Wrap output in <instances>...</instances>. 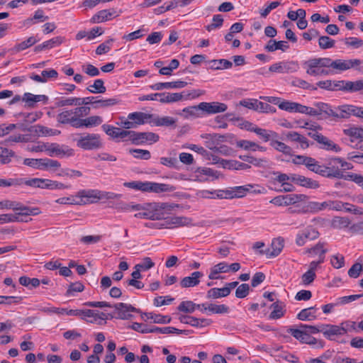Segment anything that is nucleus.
<instances>
[{
	"mask_svg": "<svg viewBox=\"0 0 363 363\" xmlns=\"http://www.w3.org/2000/svg\"><path fill=\"white\" fill-rule=\"evenodd\" d=\"M55 202L59 204L64 205H80L81 201H79L75 196H70L67 197H61L55 200Z\"/></svg>",
	"mask_w": 363,
	"mask_h": 363,
	"instance_id": "obj_61",
	"label": "nucleus"
},
{
	"mask_svg": "<svg viewBox=\"0 0 363 363\" xmlns=\"http://www.w3.org/2000/svg\"><path fill=\"white\" fill-rule=\"evenodd\" d=\"M135 138L133 140H141V141H150L156 143L159 140V135L154 133H134Z\"/></svg>",
	"mask_w": 363,
	"mask_h": 363,
	"instance_id": "obj_46",
	"label": "nucleus"
},
{
	"mask_svg": "<svg viewBox=\"0 0 363 363\" xmlns=\"http://www.w3.org/2000/svg\"><path fill=\"white\" fill-rule=\"evenodd\" d=\"M114 41L113 38H111L106 42L100 44L96 49V54L101 55L106 54L111 50V45Z\"/></svg>",
	"mask_w": 363,
	"mask_h": 363,
	"instance_id": "obj_63",
	"label": "nucleus"
},
{
	"mask_svg": "<svg viewBox=\"0 0 363 363\" xmlns=\"http://www.w3.org/2000/svg\"><path fill=\"white\" fill-rule=\"evenodd\" d=\"M289 48V45L286 41H276L274 40H269L264 47V49L268 52H274L277 50H281V51L284 52Z\"/></svg>",
	"mask_w": 363,
	"mask_h": 363,
	"instance_id": "obj_34",
	"label": "nucleus"
},
{
	"mask_svg": "<svg viewBox=\"0 0 363 363\" xmlns=\"http://www.w3.org/2000/svg\"><path fill=\"white\" fill-rule=\"evenodd\" d=\"M116 11L114 9H104L94 14L91 18L93 23H101L111 20L113 16H116Z\"/></svg>",
	"mask_w": 363,
	"mask_h": 363,
	"instance_id": "obj_30",
	"label": "nucleus"
},
{
	"mask_svg": "<svg viewBox=\"0 0 363 363\" xmlns=\"http://www.w3.org/2000/svg\"><path fill=\"white\" fill-rule=\"evenodd\" d=\"M308 135L316 140L318 143L321 144L323 145L322 147L326 150H332L335 152H338L341 150L337 144L334 143L331 140L320 133L317 132L309 133Z\"/></svg>",
	"mask_w": 363,
	"mask_h": 363,
	"instance_id": "obj_19",
	"label": "nucleus"
},
{
	"mask_svg": "<svg viewBox=\"0 0 363 363\" xmlns=\"http://www.w3.org/2000/svg\"><path fill=\"white\" fill-rule=\"evenodd\" d=\"M187 85V82L184 81H175L171 82H158L151 85L150 87L152 90H162L164 89H182Z\"/></svg>",
	"mask_w": 363,
	"mask_h": 363,
	"instance_id": "obj_28",
	"label": "nucleus"
},
{
	"mask_svg": "<svg viewBox=\"0 0 363 363\" xmlns=\"http://www.w3.org/2000/svg\"><path fill=\"white\" fill-rule=\"evenodd\" d=\"M31 115H26V118L25 120V123H20L19 124V129H21L23 131L28 130L29 132H39L41 133L43 135H55L57 133H60V131L58 130H53L52 129H48L47 128L43 127V126H36V125H30V123L35 121L38 117V115H35V116L30 117Z\"/></svg>",
	"mask_w": 363,
	"mask_h": 363,
	"instance_id": "obj_8",
	"label": "nucleus"
},
{
	"mask_svg": "<svg viewBox=\"0 0 363 363\" xmlns=\"http://www.w3.org/2000/svg\"><path fill=\"white\" fill-rule=\"evenodd\" d=\"M228 272V265L225 262H220L211 269L208 278L210 279H218L216 276L218 273Z\"/></svg>",
	"mask_w": 363,
	"mask_h": 363,
	"instance_id": "obj_44",
	"label": "nucleus"
},
{
	"mask_svg": "<svg viewBox=\"0 0 363 363\" xmlns=\"http://www.w3.org/2000/svg\"><path fill=\"white\" fill-rule=\"evenodd\" d=\"M71 187L70 185L65 184L63 183L53 181L48 179H43V188L47 189H69Z\"/></svg>",
	"mask_w": 363,
	"mask_h": 363,
	"instance_id": "obj_40",
	"label": "nucleus"
},
{
	"mask_svg": "<svg viewBox=\"0 0 363 363\" xmlns=\"http://www.w3.org/2000/svg\"><path fill=\"white\" fill-rule=\"evenodd\" d=\"M345 180L352 181L363 189V176L354 173L347 172Z\"/></svg>",
	"mask_w": 363,
	"mask_h": 363,
	"instance_id": "obj_64",
	"label": "nucleus"
},
{
	"mask_svg": "<svg viewBox=\"0 0 363 363\" xmlns=\"http://www.w3.org/2000/svg\"><path fill=\"white\" fill-rule=\"evenodd\" d=\"M18 180L21 182L19 183V186L24 184L27 186L35 187V188H43V179L33 178L30 179H26L24 178H18Z\"/></svg>",
	"mask_w": 363,
	"mask_h": 363,
	"instance_id": "obj_58",
	"label": "nucleus"
},
{
	"mask_svg": "<svg viewBox=\"0 0 363 363\" xmlns=\"http://www.w3.org/2000/svg\"><path fill=\"white\" fill-rule=\"evenodd\" d=\"M230 115H217L214 119V121L211 125L213 128H225L228 126L227 121L228 116Z\"/></svg>",
	"mask_w": 363,
	"mask_h": 363,
	"instance_id": "obj_59",
	"label": "nucleus"
},
{
	"mask_svg": "<svg viewBox=\"0 0 363 363\" xmlns=\"http://www.w3.org/2000/svg\"><path fill=\"white\" fill-rule=\"evenodd\" d=\"M359 63V60L358 59H352L347 60L338 59L333 60L332 69L335 72V74H337L340 72L345 71L357 67Z\"/></svg>",
	"mask_w": 363,
	"mask_h": 363,
	"instance_id": "obj_22",
	"label": "nucleus"
},
{
	"mask_svg": "<svg viewBox=\"0 0 363 363\" xmlns=\"http://www.w3.org/2000/svg\"><path fill=\"white\" fill-rule=\"evenodd\" d=\"M319 236V233L312 227H308L299 233L296 238V243L298 246H303L308 240H313Z\"/></svg>",
	"mask_w": 363,
	"mask_h": 363,
	"instance_id": "obj_21",
	"label": "nucleus"
},
{
	"mask_svg": "<svg viewBox=\"0 0 363 363\" xmlns=\"http://www.w3.org/2000/svg\"><path fill=\"white\" fill-rule=\"evenodd\" d=\"M318 45L321 49L326 50L334 47L335 40L327 35H323L319 38Z\"/></svg>",
	"mask_w": 363,
	"mask_h": 363,
	"instance_id": "obj_60",
	"label": "nucleus"
},
{
	"mask_svg": "<svg viewBox=\"0 0 363 363\" xmlns=\"http://www.w3.org/2000/svg\"><path fill=\"white\" fill-rule=\"evenodd\" d=\"M350 224L348 217L335 216L331 221V226L336 229L348 228Z\"/></svg>",
	"mask_w": 363,
	"mask_h": 363,
	"instance_id": "obj_42",
	"label": "nucleus"
},
{
	"mask_svg": "<svg viewBox=\"0 0 363 363\" xmlns=\"http://www.w3.org/2000/svg\"><path fill=\"white\" fill-rule=\"evenodd\" d=\"M130 328L137 332H140L143 334H146V333L164 334L166 330L167 331V329H165V327L159 328L157 326H147V325H143L142 323H133Z\"/></svg>",
	"mask_w": 363,
	"mask_h": 363,
	"instance_id": "obj_25",
	"label": "nucleus"
},
{
	"mask_svg": "<svg viewBox=\"0 0 363 363\" xmlns=\"http://www.w3.org/2000/svg\"><path fill=\"white\" fill-rule=\"evenodd\" d=\"M345 91L349 92H363V79L357 80L354 82L347 81L345 83Z\"/></svg>",
	"mask_w": 363,
	"mask_h": 363,
	"instance_id": "obj_48",
	"label": "nucleus"
},
{
	"mask_svg": "<svg viewBox=\"0 0 363 363\" xmlns=\"http://www.w3.org/2000/svg\"><path fill=\"white\" fill-rule=\"evenodd\" d=\"M60 167L61 164L57 160L43 158L41 170L55 172Z\"/></svg>",
	"mask_w": 363,
	"mask_h": 363,
	"instance_id": "obj_43",
	"label": "nucleus"
},
{
	"mask_svg": "<svg viewBox=\"0 0 363 363\" xmlns=\"http://www.w3.org/2000/svg\"><path fill=\"white\" fill-rule=\"evenodd\" d=\"M86 89L94 94H104L106 91V88L104 86V82L102 79H96L93 84L89 86Z\"/></svg>",
	"mask_w": 363,
	"mask_h": 363,
	"instance_id": "obj_45",
	"label": "nucleus"
},
{
	"mask_svg": "<svg viewBox=\"0 0 363 363\" xmlns=\"http://www.w3.org/2000/svg\"><path fill=\"white\" fill-rule=\"evenodd\" d=\"M206 138V147L210 150H215L220 143L225 140V136L219 134H206L202 136Z\"/></svg>",
	"mask_w": 363,
	"mask_h": 363,
	"instance_id": "obj_29",
	"label": "nucleus"
},
{
	"mask_svg": "<svg viewBox=\"0 0 363 363\" xmlns=\"http://www.w3.org/2000/svg\"><path fill=\"white\" fill-rule=\"evenodd\" d=\"M22 101L25 103V107L34 108L37 106L36 104L38 102L47 104L48 101V96L44 94L35 95L31 93L26 92L22 96Z\"/></svg>",
	"mask_w": 363,
	"mask_h": 363,
	"instance_id": "obj_16",
	"label": "nucleus"
},
{
	"mask_svg": "<svg viewBox=\"0 0 363 363\" xmlns=\"http://www.w3.org/2000/svg\"><path fill=\"white\" fill-rule=\"evenodd\" d=\"M298 330H303L306 333H308L311 335V334H316L318 333H323V324L319 325H309L306 324H300L298 325Z\"/></svg>",
	"mask_w": 363,
	"mask_h": 363,
	"instance_id": "obj_54",
	"label": "nucleus"
},
{
	"mask_svg": "<svg viewBox=\"0 0 363 363\" xmlns=\"http://www.w3.org/2000/svg\"><path fill=\"white\" fill-rule=\"evenodd\" d=\"M299 69V65L297 62L294 61H282L272 65L269 70L272 72L277 73H293Z\"/></svg>",
	"mask_w": 363,
	"mask_h": 363,
	"instance_id": "obj_12",
	"label": "nucleus"
},
{
	"mask_svg": "<svg viewBox=\"0 0 363 363\" xmlns=\"http://www.w3.org/2000/svg\"><path fill=\"white\" fill-rule=\"evenodd\" d=\"M234 196L235 198H242L245 196L247 193H252L254 194H264L266 189L260 186L258 184H248L244 186H234Z\"/></svg>",
	"mask_w": 363,
	"mask_h": 363,
	"instance_id": "obj_13",
	"label": "nucleus"
},
{
	"mask_svg": "<svg viewBox=\"0 0 363 363\" xmlns=\"http://www.w3.org/2000/svg\"><path fill=\"white\" fill-rule=\"evenodd\" d=\"M304 65L306 66V73L311 76H318V75H330L334 74L335 71L330 69H325L323 67H320L319 66L313 67L314 64L312 61L308 60L304 62Z\"/></svg>",
	"mask_w": 363,
	"mask_h": 363,
	"instance_id": "obj_24",
	"label": "nucleus"
},
{
	"mask_svg": "<svg viewBox=\"0 0 363 363\" xmlns=\"http://www.w3.org/2000/svg\"><path fill=\"white\" fill-rule=\"evenodd\" d=\"M203 274L199 271L194 272L189 277H184L180 281L182 288L194 287L199 284Z\"/></svg>",
	"mask_w": 363,
	"mask_h": 363,
	"instance_id": "obj_26",
	"label": "nucleus"
},
{
	"mask_svg": "<svg viewBox=\"0 0 363 363\" xmlns=\"http://www.w3.org/2000/svg\"><path fill=\"white\" fill-rule=\"evenodd\" d=\"M285 206L295 204L303 201L306 196L304 194H287L284 195Z\"/></svg>",
	"mask_w": 363,
	"mask_h": 363,
	"instance_id": "obj_55",
	"label": "nucleus"
},
{
	"mask_svg": "<svg viewBox=\"0 0 363 363\" xmlns=\"http://www.w3.org/2000/svg\"><path fill=\"white\" fill-rule=\"evenodd\" d=\"M200 307H202L201 304L194 303L191 301H184L180 303L177 309L181 312L191 313L196 309H199Z\"/></svg>",
	"mask_w": 363,
	"mask_h": 363,
	"instance_id": "obj_41",
	"label": "nucleus"
},
{
	"mask_svg": "<svg viewBox=\"0 0 363 363\" xmlns=\"http://www.w3.org/2000/svg\"><path fill=\"white\" fill-rule=\"evenodd\" d=\"M270 145L276 150L283 152L285 155H291L292 149L285 143L278 141L277 139H274V140L270 143Z\"/></svg>",
	"mask_w": 363,
	"mask_h": 363,
	"instance_id": "obj_49",
	"label": "nucleus"
},
{
	"mask_svg": "<svg viewBox=\"0 0 363 363\" xmlns=\"http://www.w3.org/2000/svg\"><path fill=\"white\" fill-rule=\"evenodd\" d=\"M119 103H120V100L117 98H111V99H99V100H96L94 102L95 108L112 106L118 104Z\"/></svg>",
	"mask_w": 363,
	"mask_h": 363,
	"instance_id": "obj_52",
	"label": "nucleus"
},
{
	"mask_svg": "<svg viewBox=\"0 0 363 363\" xmlns=\"http://www.w3.org/2000/svg\"><path fill=\"white\" fill-rule=\"evenodd\" d=\"M339 162H340V158L331 159L326 165L323 166V176L328 178L345 179L347 172L340 169Z\"/></svg>",
	"mask_w": 363,
	"mask_h": 363,
	"instance_id": "obj_7",
	"label": "nucleus"
},
{
	"mask_svg": "<svg viewBox=\"0 0 363 363\" xmlns=\"http://www.w3.org/2000/svg\"><path fill=\"white\" fill-rule=\"evenodd\" d=\"M291 182L307 188L317 189L319 187L318 182L296 174H292Z\"/></svg>",
	"mask_w": 363,
	"mask_h": 363,
	"instance_id": "obj_27",
	"label": "nucleus"
},
{
	"mask_svg": "<svg viewBox=\"0 0 363 363\" xmlns=\"http://www.w3.org/2000/svg\"><path fill=\"white\" fill-rule=\"evenodd\" d=\"M116 309L117 318L122 320H128L133 317L130 314L131 312L139 313L140 309H138L133 306L124 303H118L113 306Z\"/></svg>",
	"mask_w": 363,
	"mask_h": 363,
	"instance_id": "obj_17",
	"label": "nucleus"
},
{
	"mask_svg": "<svg viewBox=\"0 0 363 363\" xmlns=\"http://www.w3.org/2000/svg\"><path fill=\"white\" fill-rule=\"evenodd\" d=\"M179 320L182 323L188 324L193 327H199V320L197 318L189 315H180Z\"/></svg>",
	"mask_w": 363,
	"mask_h": 363,
	"instance_id": "obj_62",
	"label": "nucleus"
},
{
	"mask_svg": "<svg viewBox=\"0 0 363 363\" xmlns=\"http://www.w3.org/2000/svg\"><path fill=\"white\" fill-rule=\"evenodd\" d=\"M204 311H208L215 314H224L229 312V307L225 304L216 305L214 303H201Z\"/></svg>",
	"mask_w": 363,
	"mask_h": 363,
	"instance_id": "obj_32",
	"label": "nucleus"
},
{
	"mask_svg": "<svg viewBox=\"0 0 363 363\" xmlns=\"http://www.w3.org/2000/svg\"><path fill=\"white\" fill-rule=\"evenodd\" d=\"M318 308L315 306L304 308L297 315V318L300 320H313L316 319L315 312Z\"/></svg>",
	"mask_w": 363,
	"mask_h": 363,
	"instance_id": "obj_36",
	"label": "nucleus"
},
{
	"mask_svg": "<svg viewBox=\"0 0 363 363\" xmlns=\"http://www.w3.org/2000/svg\"><path fill=\"white\" fill-rule=\"evenodd\" d=\"M14 211H19L16 215L20 216H36L40 213V210L38 207H28L18 202V206H15Z\"/></svg>",
	"mask_w": 363,
	"mask_h": 363,
	"instance_id": "obj_33",
	"label": "nucleus"
},
{
	"mask_svg": "<svg viewBox=\"0 0 363 363\" xmlns=\"http://www.w3.org/2000/svg\"><path fill=\"white\" fill-rule=\"evenodd\" d=\"M230 120L234 122L235 125H237L242 129H246L247 130L255 132L264 142L269 141L271 143L272 141L274 140V139H277L279 138V135L277 133L273 130L254 127L253 124L248 121H243L239 118L236 120H234V118H230Z\"/></svg>",
	"mask_w": 363,
	"mask_h": 363,
	"instance_id": "obj_4",
	"label": "nucleus"
},
{
	"mask_svg": "<svg viewBox=\"0 0 363 363\" xmlns=\"http://www.w3.org/2000/svg\"><path fill=\"white\" fill-rule=\"evenodd\" d=\"M35 150L38 151H46L48 152V154L50 157L53 156H58V157H63V156H72L73 155V150L66 147V149H63L62 147H61L57 143H46L43 144L42 145L38 146L37 149H35Z\"/></svg>",
	"mask_w": 363,
	"mask_h": 363,
	"instance_id": "obj_9",
	"label": "nucleus"
},
{
	"mask_svg": "<svg viewBox=\"0 0 363 363\" xmlns=\"http://www.w3.org/2000/svg\"><path fill=\"white\" fill-rule=\"evenodd\" d=\"M85 115H57V121L62 125L73 128H92L100 125L103 120L99 116L84 118Z\"/></svg>",
	"mask_w": 363,
	"mask_h": 363,
	"instance_id": "obj_3",
	"label": "nucleus"
},
{
	"mask_svg": "<svg viewBox=\"0 0 363 363\" xmlns=\"http://www.w3.org/2000/svg\"><path fill=\"white\" fill-rule=\"evenodd\" d=\"M150 209L152 213L150 220H164L165 221L167 211L169 210V206L165 203H152Z\"/></svg>",
	"mask_w": 363,
	"mask_h": 363,
	"instance_id": "obj_18",
	"label": "nucleus"
},
{
	"mask_svg": "<svg viewBox=\"0 0 363 363\" xmlns=\"http://www.w3.org/2000/svg\"><path fill=\"white\" fill-rule=\"evenodd\" d=\"M323 335L331 341L337 340V338L344 335L343 330L340 325L323 324Z\"/></svg>",
	"mask_w": 363,
	"mask_h": 363,
	"instance_id": "obj_20",
	"label": "nucleus"
},
{
	"mask_svg": "<svg viewBox=\"0 0 363 363\" xmlns=\"http://www.w3.org/2000/svg\"><path fill=\"white\" fill-rule=\"evenodd\" d=\"M15 156V152L6 147H0V164H6L11 162V158Z\"/></svg>",
	"mask_w": 363,
	"mask_h": 363,
	"instance_id": "obj_47",
	"label": "nucleus"
},
{
	"mask_svg": "<svg viewBox=\"0 0 363 363\" xmlns=\"http://www.w3.org/2000/svg\"><path fill=\"white\" fill-rule=\"evenodd\" d=\"M284 304L279 301L273 303L270 306V308H272V311L269 315V318L271 319H279L284 316Z\"/></svg>",
	"mask_w": 363,
	"mask_h": 363,
	"instance_id": "obj_39",
	"label": "nucleus"
},
{
	"mask_svg": "<svg viewBox=\"0 0 363 363\" xmlns=\"http://www.w3.org/2000/svg\"><path fill=\"white\" fill-rule=\"evenodd\" d=\"M230 294L228 288H212L207 291V298H218L226 297Z\"/></svg>",
	"mask_w": 363,
	"mask_h": 363,
	"instance_id": "obj_38",
	"label": "nucleus"
},
{
	"mask_svg": "<svg viewBox=\"0 0 363 363\" xmlns=\"http://www.w3.org/2000/svg\"><path fill=\"white\" fill-rule=\"evenodd\" d=\"M286 139L291 142L298 143L302 149H306L309 147L307 138L296 132H289L286 134Z\"/></svg>",
	"mask_w": 363,
	"mask_h": 363,
	"instance_id": "obj_35",
	"label": "nucleus"
},
{
	"mask_svg": "<svg viewBox=\"0 0 363 363\" xmlns=\"http://www.w3.org/2000/svg\"><path fill=\"white\" fill-rule=\"evenodd\" d=\"M38 40L35 38L34 36H30L26 40L22 41L21 43H17L12 49L11 51L13 53H16L21 51H23L27 48H30L33 45H35Z\"/></svg>",
	"mask_w": 363,
	"mask_h": 363,
	"instance_id": "obj_37",
	"label": "nucleus"
},
{
	"mask_svg": "<svg viewBox=\"0 0 363 363\" xmlns=\"http://www.w3.org/2000/svg\"><path fill=\"white\" fill-rule=\"evenodd\" d=\"M239 104L242 106L246 107L255 111H262L265 113L276 112L275 107L268 104L259 101L257 99H255L242 100L240 101Z\"/></svg>",
	"mask_w": 363,
	"mask_h": 363,
	"instance_id": "obj_11",
	"label": "nucleus"
},
{
	"mask_svg": "<svg viewBox=\"0 0 363 363\" xmlns=\"http://www.w3.org/2000/svg\"><path fill=\"white\" fill-rule=\"evenodd\" d=\"M223 24V16L220 14L214 15L213 16L212 23L206 26V29L211 32L215 29L220 28Z\"/></svg>",
	"mask_w": 363,
	"mask_h": 363,
	"instance_id": "obj_57",
	"label": "nucleus"
},
{
	"mask_svg": "<svg viewBox=\"0 0 363 363\" xmlns=\"http://www.w3.org/2000/svg\"><path fill=\"white\" fill-rule=\"evenodd\" d=\"M210 63L211 64V68L214 69H230L233 66V63L225 59L213 60Z\"/></svg>",
	"mask_w": 363,
	"mask_h": 363,
	"instance_id": "obj_50",
	"label": "nucleus"
},
{
	"mask_svg": "<svg viewBox=\"0 0 363 363\" xmlns=\"http://www.w3.org/2000/svg\"><path fill=\"white\" fill-rule=\"evenodd\" d=\"M169 185L152 182H145V192L162 193L169 191Z\"/></svg>",
	"mask_w": 363,
	"mask_h": 363,
	"instance_id": "obj_31",
	"label": "nucleus"
},
{
	"mask_svg": "<svg viewBox=\"0 0 363 363\" xmlns=\"http://www.w3.org/2000/svg\"><path fill=\"white\" fill-rule=\"evenodd\" d=\"M269 102L277 105L284 111L299 113H363V107L354 105L344 104L333 108L323 102L314 104V107H308L296 102L281 100L278 97H266Z\"/></svg>",
	"mask_w": 363,
	"mask_h": 363,
	"instance_id": "obj_1",
	"label": "nucleus"
},
{
	"mask_svg": "<svg viewBox=\"0 0 363 363\" xmlns=\"http://www.w3.org/2000/svg\"><path fill=\"white\" fill-rule=\"evenodd\" d=\"M75 197L82 201L80 205L94 203L100 200L99 190L82 189L76 194Z\"/></svg>",
	"mask_w": 363,
	"mask_h": 363,
	"instance_id": "obj_14",
	"label": "nucleus"
},
{
	"mask_svg": "<svg viewBox=\"0 0 363 363\" xmlns=\"http://www.w3.org/2000/svg\"><path fill=\"white\" fill-rule=\"evenodd\" d=\"M228 106L224 103L220 102H201L197 106H189L183 109L184 113H196L202 111L206 113H218L227 110Z\"/></svg>",
	"mask_w": 363,
	"mask_h": 363,
	"instance_id": "obj_5",
	"label": "nucleus"
},
{
	"mask_svg": "<svg viewBox=\"0 0 363 363\" xmlns=\"http://www.w3.org/2000/svg\"><path fill=\"white\" fill-rule=\"evenodd\" d=\"M153 115H128L127 118L124 116L120 118V121L117 123L123 128H135L139 125L150 123L155 126H171L175 124L176 120L172 117H156Z\"/></svg>",
	"mask_w": 363,
	"mask_h": 363,
	"instance_id": "obj_2",
	"label": "nucleus"
},
{
	"mask_svg": "<svg viewBox=\"0 0 363 363\" xmlns=\"http://www.w3.org/2000/svg\"><path fill=\"white\" fill-rule=\"evenodd\" d=\"M283 247L284 239L279 237L272 240L271 244V248H269L267 249V250L265 251L260 250L259 253L261 255L266 254L268 257H277L281 253Z\"/></svg>",
	"mask_w": 363,
	"mask_h": 363,
	"instance_id": "obj_23",
	"label": "nucleus"
},
{
	"mask_svg": "<svg viewBox=\"0 0 363 363\" xmlns=\"http://www.w3.org/2000/svg\"><path fill=\"white\" fill-rule=\"evenodd\" d=\"M286 332L291 334L294 338L298 340L301 343L311 345L318 343L319 347L323 348L324 347V342L323 340L318 341L315 337H312L308 333H306V332H303V330L289 328L286 330Z\"/></svg>",
	"mask_w": 363,
	"mask_h": 363,
	"instance_id": "obj_10",
	"label": "nucleus"
},
{
	"mask_svg": "<svg viewBox=\"0 0 363 363\" xmlns=\"http://www.w3.org/2000/svg\"><path fill=\"white\" fill-rule=\"evenodd\" d=\"M310 60L313 62V67L319 66L325 69H332L333 60L329 57L313 58Z\"/></svg>",
	"mask_w": 363,
	"mask_h": 363,
	"instance_id": "obj_51",
	"label": "nucleus"
},
{
	"mask_svg": "<svg viewBox=\"0 0 363 363\" xmlns=\"http://www.w3.org/2000/svg\"><path fill=\"white\" fill-rule=\"evenodd\" d=\"M56 107H62L67 106H79V99L77 97H70L67 99H60L55 103Z\"/></svg>",
	"mask_w": 363,
	"mask_h": 363,
	"instance_id": "obj_53",
	"label": "nucleus"
},
{
	"mask_svg": "<svg viewBox=\"0 0 363 363\" xmlns=\"http://www.w3.org/2000/svg\"><path fill=\"white\" fill-rule=\"evenodd\" d=\"M129 152L136 159L147 160L151 157L149 150L142 149H130Z\"/></svg>",
	"mask_w": 363,
	"mask_h": 363,
	"instance_id": "obj_56",
	"label": "nucleus"
},
{
	"mask_svg": "<svg viewBox=\"0 0 363 363\" xmlns=\"http://www.w3.org/2000/svg\"><path fill=\"white\" fill-rule=\"evenodd\" d=\"M191 224V219L184 216H172L165 218V221L161 223L162 227L173 228L188 226Z\"/></svg>",
	"mask_w": 363,
	"mask_h": 363,
	"instance_id": "obj_15",
	"label": "nucleus"
},
{
	"mask_svg": "<svg viewBox=\"0 0 363 363\" xmlns=\"http://www.w3.org/2000/svg\"><path fill=\"white\" fill-rule=\"evenodd\" d=\"M77 145L85 150H97L102 147V142L98 134L89 133L77 139Z\"/></svg>",
	"mask_w": 363,
	"mask_h": 363,
	"instance_id": "obj_6",
	"label": "nucleus"
}]
</instances>
